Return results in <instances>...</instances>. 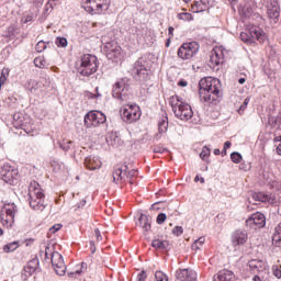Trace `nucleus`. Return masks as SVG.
Listing matches in <instances>:
<instances>
[{
	"label": "nucleus",
	"instance_id": "7",
	"mask_svg": "<svg viewBox=\"0 0 281 281\" xmlns=\"http://www.w3.org/2000/svg\"><path fill=\"white\" fill-rule=\"evenodd\" d=\"M16 212H19L16 204L4 203L3 209L0 213L1 225H3V227H7V229H10V227L14 225V218L16 216Z\"/></svg>",
	"mask_w": 281,
	"mask_h": 281
},
{
	"label": "nucleus",
	"instance_id": "14",
	"mask_svg": "<svg viewBox=\"0 0 281 281\" xmlns=\"http://www.w3.org/2000/svg\"><path fill=\"white\" fill-rule=\"evenodd\" d=\"M225 54H227V50H225L223 46H216L213 48L210 53V67L214 69V67H217V65H223V60H225Z\"/></svg>",
	"mask_w": 281,
	"mask_h": 281
},
{
	"label": "nucleus",
	"instance_id": "6",
	"mask_svg": "<svg viewBox=\"0 0 281 281\" xmlns=\"http://www.w3.org/2000/svg\"><path fill=\"white\" fill-rule=\"evenodd\" d=\"M239 38L243 43H246V45H254L256 41L261 44L265 43L267 41V35L259 26H250L249 32H241Z\"/></svg>",
	"mask_w": 281,
	"mask_h": 281
},
{
	"label": "nucleus",
	"instance_id": "60",
	"mask_svg": "<svg viewBox=\"0 0 281 281\" xmlns=\"http://www.w3.org/2000/svg\"><path fill=\"white\" fill-rule=\"evenodd\" d=\"M254 281H262V279L259 276H255Z\"/></svg>",
	"mask_w": 281,
	"mask_h": 281
},
{
	"label": "nucleus",
	"instance_id": "4",
	"mask_svg": "<svg viewBox=\"0 0 281 281\" xmlns=\"http://www.w3.org/2000/svg\"><path fill=\"white\" fill-rule=\"evenodd\" d=\"M170 105L172 108V111L178 117V120H182L183 122H188V120H192V115H194V112L192 111V106L188 104L179 95H172L170 98Z\"/></svg>",
	"mask_w": 281,
	"mask_h": 281
},
{
	"label": "nucleus",
	"instance_id": "63",
	"mask_svg": "<svg viewBox=\"0 0 281 281\" xmlns=\"http://www.w3.org/2000/svg\"><path fill=\"white\" fill-rule=\"evenodd\" d=\"M182 1H184V3H190V0H182Z\"/></svg>",
	"mask_w": 281,
	"mask_h": 281
},
{
	"label": "nucleus",
	"instance_id": "61",
	"mask_svg": "<svg viewBox=\"0 0 281 281\" xmlns=\"http://www.w3.org/2000/svg\"><path fill=\"white\" fill-rule=\"evenodd\" d=\"M172 37H169L168 40H167V42H166V47H170V40H171Z\"/></svg>",
	"mask_w": 281,
	"mask_h": 281
},
{
	"label": "nucleus",
	"instance_id": "62",
	"mask_svg": "<svg viewBox=\"0 0 281 281\" xmlns=\"http://www.w3.org/2000/svg\"><path fill=\"white\" fill-rule=\"evenodd\" d=\"M0 236H3V229L0 228Z\"/></svg>",
	"mask_w": 281,
	"mask_h": 281
},
{
	"label": "nucleus",
	"instance_id": "51",
	"mask_svg": "<svg viewBox=\"0 0 281 281\" xmlns=\"http://www.w3.org/2000/svg\"><path fill=\"white\" fill-rule=\"evenodd\" d=\"M94 236H95L98 243H100V240H102V234L100 233V229H98V228L94 229Z\"/></svg>",
	"mask_w": 281,
	"mask_h": 281
},
{
	"label": "nucleus",
	"instance_id": "39",
	"mask_svg": "<svg viewBox=\"0 0 281 281\" xmlns=\"http://www.w3.org/2000/svg\"><path fill=\"white\" fill-rule=\"evenodd\" d=\"M156 281H168V276L162 271H156L155 273Z\"/></svg>",
	"mask_w": 281,
	"mask_h": 281
},
{
	"label": "nucleus",
	"instance_id": "29",
	"mask_svg": "<svg viewBox=\"0 0 281 281\" xmlns=\"http://www.w3.org/2000/svg\"><path fill=\"white\" fill-rule=\"evenodd\" d=\"M36 269H38V260L36 259L29 261L26 267H24V271L29 273V276H32V273H35Z\"/></svg>",
	"mask_w": 281,
	"mask_h": 281
},
{
	"label": "nucleus",
	"instance_id": "49",
	"mask_svg": "<svg viewBox=\"0 0 281 281\" xmlns=\"http://www.w3.org/2000/svg\"><path fill=\"white\" fill-rule=\"evenodd\" d=\"M135 175H137V170L132 169L128 172L125 170V177H127V179H133V177H135Z\"/></svg>",
	"mask_w": 281,
	"mask_h": 281
},
{
	"label": "nucleus",
	"instance_id": "16",
	"mask_svg": "<svg viewBox=\"0 0 281 281\" xmlns=\"http://www.w3.org/2000/svg\"><path fill=\"white\" fill-rule=\"evenodd\" d=\"M246 225L255 229H260L267 225V217H265V214L257 212L246 221Z\"/></svg>",
	"mask_w": 281,
	"mask_h": 281
},
{
	"label": "nucleus",
	"instance_id": "13",
	"mask_svg": "<svg viewBox=\"0 0 281 281\" xmlns=\"http://www.w3.org/2000/svg\"><path fill=\"white\" fill-rule=\"evenodd\" d=\"M0 177L4 183L14 186L16 178L19 177V170L14 169V167L10 165H3L0 171Z\"/></svg>",
	"mask_w": 281,
	"mask_h": 281
},
{
	"label": "nucleus",
	"instance_id": "48",
	"mask_svg": "<svg viewBox=\"0 0 281 281\" xmlns=\"http://www.w3.org/2000/svg\"><path fill=\"white\" fill-rule=\"evenodd\" d=\"M228 148H232V142H229V140L224 143V149L222 150V155H227Z\"/></svg>",
	"mask_w": 281,
	"mask_h": 281
},
{
	"label": "nucleus",
	"instance_id": "38",
	"mask_svg": "<svg viewBox=\"0 0 281 281\" xmlns=\"http://www.w3.org/2000/svg\"><path fill=\"white\" fill-rule=\"evenodd\" d=\"M231 159L233 164H240V161H243V156L239 153H233Z\"/></svg>",
	"mask_w": 281,
	"mask_h": 281
},
{
	"label": "nucleus",
	"instance_id": "8",
	"mask_svg": "<svg viewBox=\"0 0 281 281\" xmlns=\"http://www.w3.org/2000/svg\"><path fill=\"white\" fill-rule=\"evenodd\" d=\"M199 49L201 45L198 42H187L178 48L177 56L181 60H192L199 54Z\"/></svg>",
	"mask_w": 281,
	"mask_h": 281
},
{
	"label": "nucleus",
	"instance_id": "20",
	"mask_svg": "<svg viewBox=\"0 0 281 281\" xmlns=\"http://www.w3.org/2000/svg\"><path fill=\"white\" fill-rule=\"evenodd\" d=\"M248 238L247 231H236L232 236L233 247L245 245Z\"/></svg>",
	"mask_w": 281,
	"mask_h": 281
},
{
	"label": "nucleus",
	"instance_id": "19",
	"mask_svg": "<svg viewBox=\"0 0 281 281\" xmlns=\"http://www.w3.org/2000/svg\"><path fill=\"white\" fill-rule=\"evenodd\" d=\"M126 170H128V166L126 165H116L114 167V170L112 173L114 183H120V181L126 178V173H125Z\"/></svg>",
	"mask_w": 281,
	"mask_h": 281
},
{
	"label": "nucleus",
	"instance_id": "26",
	"mask_svg": "<svg viewBox=\"0 0 281 281\" xmlns=\"http://www.w3.org/2000/svg\"><path fill=\"white\" fill-rule=\"evenodd\" d=\"M235 278L234 272L232 270H221L215 277L214 281H233Z\"/></svg>",
	"mask_w": 281,
	"mask_h": 281
},
{
	"label": "nucleus",
	"instance_id": "22",
	"mask_svg": "<svg viewBox=\"0 0 281 281\" xmlns=\"http://www.w3.org/2000/svg\"><path fill=\"white\" fill-rule=\"evenodd\" d=\"M252 199L254 201H259L260 203H276V196L265 192H255L252 194Z\"/></svg>",
	"mask_w": 281,
	"mask_h": 281
},
{
	"label": "nucleus",
	"instance_id": "12",
	"mask_svg": "<svg viewBox=\"0 0 281 281\" xmlns=\"http://www.w3.org/2000/svg\"><path fill=\"white\" fill-rule=\"evenodd\" d=\"M105 55L109 60H113L114 63H120L124 58L122 46L117 42H110L105 45Z\"/></svg>",
	"mask_w": 281,
	"mask_h": 281
},
{
	"label": "nucleus",
	"instance_id": "50",
	"mask_svg": "<svg viewBox=\"0 0 281 281\" xmlns=\"http://www.w3.org/2000/svg\"><path fill=\"white\" fill-rule=\"evenodd\" d=\"M274 142H280V144L277 146V154L281 156V135L276 136Z\"/></svg>",
	"mask_w": 281,
	"mask_h": 281
},
{
	"label": "nucleus",
	"instance_id": "64",
	"mask_svg": "<svg viewBox=\"0 0 281 281\" xmlns=\"http://www.w3.org/2000/svg\"><path fill=\"white\" fill-rule=\"evenodd\" d=\"M271 0H265V3H269Z\"/></svg>",
	"mask_w": 281,
	"mask_h": 281
},
{
	"label": "nucleus",
	"instance_id": "55",
	"mask_svg": "<svg viewBox=\"0 0 281 281\" xmlns=\"http://www.w3.org/2000/svg\"><path fill=\"white\" fill-rule=\"evenodd\" d=\"M138 281H146V272L143 271L138 274Z\"/></svg>",
	"mask_w": 281,
	"mask_h": 281
},
{
	"label": "nucleus",
	"instance_id": "9",
	"mask_svg": "<svg viewBox=\"0 0 281 281\" xmlns=\"http://www.w3.org/2000/svg\"><path fill=\"white\" fill-rule=\"evenodd\" d=\"M121 117L126 124H133L142 117V110L137 104H125L121 108Z\"/></svg>",
	"mask_w": 281,
	"mask_h": 281
},
{
	"label": "nucleus",
	"instance_id": "33",
	"mask_svg": "<svg viewBox=\"0 0 281 281\" xmlns=\"http://www.w3.org/2000/svg\"><path fill=\"white\" fill-rule=\"evenodd\" d=\"M10 77V68H3L0 76V86L5 85V80Z\"/></svg>",
	"mask_w": 281,
	"mask_h": 281
},
{
	"label": "nucleus",
	"instance_id": "46",
	"mask_svg": "<svg viewBox=\"0 0 281 281\" xmlns=\"http://www.w3.org/2000/svg\"><path fill=\"white\" fill-rule=\"evenodd\" d=\"M63 229V224H55L49 228L50 234H56V232H60Z\"/></svg>",
	"mask_w": 281,
	"mask_h": 281
},
{
	"label": "nucleus",
	"instance_id": "58",
	"mask_svg": "<svg viewBox=\"0 0 281 281\" xmlns=\"http://www.w3.org/2000/svg\"><path fill=\"white\" fill-rule=\"evenodd\" d=\"M238 82H239V85H245L246 79H245V78H240V79L238 80Z\"/></svg>",
	"mask_w": 281,
	"mask_h": 281
},
{
	"label": "nucleus",
	"instance_id": "41",
	"mask_svg": "<svg viewBox=\"0 0 281 281\" xmlns=\"http://www.w3.org/2000/svg\"><path fill=\"white\" fill-rule=\"evenodd\" d=\"M36 52L41 53V52H45V49H47V44L43 41H40L36 46H35Z\"/></svg>",
	"mask_w": 281,
	"mask_h": 281
},
{
	"label": "nucleus",
	"instance_id": "5",
	"mask_svg": "<svg viewBox=\"0 0 281 281\" xmlns=\"http://www.w3.org/2000/svg\"><path fill=\"white\" fill-rule=\"evenodd\" d=\"M81 5L89 14H104L111 8V0H82Z\"/></svg>",
	"mask_w": 281,
	"mask_h": 281
},
{
	"label": "nucleus",
	"instance_id": "34",
	"mask_svg": "<svg viewBox=\"0 0 281 281\" xmlns=\"http://www.w3.org/2000/svg\"><path fill=\"white\" fill-rule=\"evenodd\" d=\"M34 65L40 69H45V65H46L45 57H35Z\"/></svg>",
	"mask_w": 281,
	"mask_h": 281
},
{
	"label": "nucleus",
	"instance_id": "17",
	"mask_svg": "<svg viewBox=\"0 0 281 281\" xmlns=\"http://www.w3.org/2000/svg\"><path fill=\"white\" fill-rule=\"evenodd\" d=\"M14 126L15 128H21L25 133L32 132V119L30 116H19L14 115Z\"/></svg>",
	"mask_w": 281,
	"mask_h": 281
},
{
	"label": "nucleus",
	"instance_id": "35",
	"mask_svg": "<svg viewBox=\"0 0 281 281\" xmlns=\"http://www.w3.org/2000/svg\"><path fill=\"white\" fill-rule=\"evenodd\" d=\"M210 155H212V150L210 149V147L204 146L202 148V151L200 153V157L203 159V161H205V159L210 158Z\"/></svg>",
	"mask_w": 281,
	"mask_h": 281
},
{
	"label": "nucleus",
	"instance_id": "47",
	"mask_svg": "<svg viewBox=\"0 0 281 281\" xmlns=\"http://www.w3.org/2000/svg\"><path fill=\"white\" fill-rule=\"evenodd\" d=\"M172 234H175V236H181V234H183V227H181V226H176V227L172 229Z\"/></svg>",
	"mask_w": 281,
	"mask_h": 281
},
{
	"label": "nucleus",
	"instance_id": "25",
	"mask_svg": "<svg viewBox=\"0 0 281 281\" xmlns=\"http://www.w3.org/2000/svg\"><path fill=\"white\" fill-rule=\"evenodd\" d=\"M210 8V0H200L191 5V12L198 14L199 12H205Z\"/></svg>",
	"mask_w": 281,
	"mask_h": 281
},
{
	"label": "nucleus",
	"instance_id": "36",
	"mask_svg": "<svg viewBox=\"0 0 281 281\" xmlns=\"http://www.w3.org/2000/svg\"><path fill=\"white\" fill-rule=\"evenodd\" d=\"M178 19L180 21H194V16H192V13H188V12L179 13Z\"/></svg>",
	"mask_w": 281,
	"mask_h": 281
},
{
	"label": "nucleus",
	"instance_id": "45",
	"mask_svg": "<svg viewBox=\"0 0 281 281\" xmlns=\"http://www.w3.org/2000/svg\"><path fill=\"white\" fill-rule=\"evenodd\" d=\"M272 271H273V276L276 278H278V280H280L281 279V266L280 267L273 266Z\"/></svg>",
	"mask_w": 281,
	"mask_h": 281
},
{
	"label": "nucleus",
	"instance_id": "57",
	"mask_svg": "<svg viewBox=\"0 0 281 281\" xmlns=\"http://www.w3.org/2000/svg\"><path fill=\"white\" fill-rule=\"evenodd\" d=\"M194 181H195V183H198V181H201V183H205V179L200 178L199 176H195Z\"/></svg>",
	"mask_w": 281,
	"mask_h": 281
},
{
	"label": "nucleus",
	"instance_id": "31",
	"mask_svg": "<svg viewBox=\"0 0 281 281\" xmlns=\"http://www.w3.org/2000/svg\"><path fill=\"white\" fill-rule=\"evenodd\" d=\"M83 95L87 100H98V98H102V93H100V88H95V93L90 91H85Z\"/></svg>",
	"mask_w": 281,
	"mask_h": 281
},
{
	"label": "nucleus",
	"instance_id": "11",
	"mask_svg": "<svg viewBox=\"0 0 281 281\" xmlns=\"http://www.w3.org/2000/svg\"><path fill=\"white\" fill-rule=\"evenodd\" d=\"M106 122V115L100 111H90L85 115V126L87 128L98 127L100 124H104Z\"/></svg>",
	"mask_w": 281,
	"mask_h": 281
},
{
	"label": "nucleus",
	"instance_id": "43",
	"mask_svg": "<svg viewBox=\"0 0 281 281\" xmlns=\"http://www.w3.org/2000/svg\"><path fill=\"white\" fill-rule=\"evenodd\" d=\"M166 218H168V216H166L165 213H160V214H158V216L156 218V223L158 225H164V223H166Z\"/></svg>",
	"mask_w": 281,
	"mask_h": 281
},
{
	"label": "nucleus",
	"instance_id": "1",
	"mask_svg": "<svg viewBox=\"0 0 281 281\" xmlns=\"http://www.w3.org/2000/svg\"><path fill=\"white\" fill-rule=\"evenodd\" d=\"M199 95L201 102L216 104L221 100V81L216 78L205 77L199 82Z\"/></svg>",
	"mask_w": 281,
	"mask_h": 281
},
{
	"label": "nucleus",
	"instance_id": "23",
	"mask_svg": "<svg viewBox=\"0 0 281 281\" xmlns=\"http://www.w3.org/2000/svg\"><path fill=\"white\" fill-rule=\"evenodd\" d=\"M267 14L269 19L274 21V23L278 19H280V5H278L277 1L270 2V5H268Z\"/></svg>",
	"mask_w": 281,
	"mask_h": 281
},
{
	"label": "nucleus",
	"instance_id": "24",
	"mask_svg": "<svg viewBox=\"0 0 281 281\" xmlns=\"http://www.w3.org/2000/svg\"><path fill=\"white\" fill-rule=\"evenodd\" d=\"M249 269L254 271V273H260L262 271H267V262L259 260V259H252L248 262Z\"/></svg>",
	"mask_w": 281,
	"mask_h": 281
},
{
	"label": "nucleus",
	"instance_id": "44",
	"mask_svg": "<svg viewBox=\"0 0 281 281\" xmlns=\"http://www.w3.org/2000/svg\"><path fill=\"white\" fill-rule=\"evenodd\" d=\"M74 144V142L71 140H63V143L60 144V148H63V150H65L67 153V150H69V148H71V145Z\"/></svg>",
	"mask_w": 281,
	"mask_h": 281
},
{
	"label": "nucleus",
	"instance_id": "52",
	"mask_svg": "<svg viewBox=\"0 0 281 281\" xmlns=\"http://www.w3.org/2000/svg\"><path fill=\"white\" fill-rule=\"evenodd\" d=\"M154 153H158V154L166 153V148L156 146L154 147Z\"/></svg>",
	"mask_w": 281,
	"mask_h": 281
},
{
	"label": "nucleus",
	"instance_id": "59",
	"mask_svg": "<svg viewBox=\"0 0 281 281\" xmlns=\"http://www.w3.org/2000/svg\"><path fill=\"white\" fill-rule=\"evenodd\" d=\"M214 155H221V149H218V148H216V149H214Z\"/></svg>",
	"mask_w": 281,
	"mask_h": 281
},
{
	"label": "nucleus",
	"instance_id": "37",
	"mask_svg": "<svg viewBox=\"0 0 281 281\" xmlns=\"http://www.w3.org/2000/svg\"><path fill=\"white\" fill-rule=\"evenodd\" d=\"M55 45H57V47H67L68 42L65 37H57L55 41Z\"/></svg>",
	"mask_w": 281,
	"mask_h": 281
},
{
	"label": "nucleus",
	"instance_id": "2",
	"mask_svg": "<svg viewBox=\"0 0 281 281\" xmlns=\"http://www.w3.org/2000/svg\"><path fill=\"white\" fill-rule=\"evenodd\" d=\"M99 67L100 61L98 60V56L93 54H83L75 63V69L78 76L82 78H90V76H93L98 71Z\"/></svg>",
	"mask_w": 281,
	"mask_h": 281
},
{
	"label": "nucleus",
	"instance_id": "30",
	"mask_svg": "<svg viewBox=\"0 0 281 281\" xmlns=\"http://www.w3.org/2000/svg\"><path fill=\"white\" fill-rule=\"evenodd\" d=\"M168 240H161V239H154L151 241V246L154 249H168Z\"/></svg>",
	"mask_w": 281,
	"mask_h": 281
},
{
	"label": "nucleus",
	"instance_id": "28",
	"mask_svg": "<svg viewBox=\"0 0 281 281\" xmlns=\"http://www.w3.org/2000/svg\"><path fill=\"white\" fill-rule=\"evenodd\" d=\"M139 227L144 229V232H150V223L151 220L148 215L142 214L138 218Z\"/></svg>",
	"mask_w": 281,
	"mask_h": 281
},
{
	"label": "nucleus",
	"instance_id": "10",
	"mask_svg": "<svg viewBox=\"0 0 281 281\" xmlns=\"http://www.w3.org/2000/svg\"><path fill=\"white\" fill-rule=\"evenodd\" d=\"M130 89L131 86L128 85V80L120 79L113 86L112 95L113 98H116V100H121L122 102H128Z\"/></svg>",
	"mask_w": 281,
	"mask_h": 281
},
{
	"label": "nucleus",
	"instance_id": "54",
	"mask_svg": "<svg viewBox=\"0 0 281 281\" xmlns=\"http://www.w3.org/2000/svg\"><path fill=\"white\" fill-rule=\"evenodd\" d=\"M168 32H169V38H172L175 36V27L169 26Z\"/></svg>",
	"mask_w": 281,
	"mask_h": 281
},
{
	"label": "nucleus",
	"instance_id": "42",
	"mask_svg": "<svg viewBox=\"0 0 281 281\" xmlns=\"http://www.w3.org/2000/svg\"><path fill=\"white\" fill-rule=\"evenodd\" d=\"M249 97H247L244 101V103L240 105V108L238 109V113L239 115H243V113H245V109H247V105L249 104Z\"/></svg>",
	"mask_w": 281,
	"mask_h": 281
},
{
	"label": "nucleus",
	"instance_id": "18",
	"mask_svg": "<svg viewBox=\"0 0 281 281\" xmlns=\"http://www.w3.org/2000/svg\"><path fill=\"white\" fill-rule=\"evenodd\" d=\"M176 278L179 281H196V272L190 269H178Z\"/></svg>",
	"mask_w": 281,
	"mask_h": 281
},
{
	"label": "nucleus",
	"instance_id": "32",
	"mask_svg": "<svg viewBox=\"0 0 281 281\" xmlns=\"http://www.w3.org/2000/svg\"><path fill=\"white\" fill-rule=\"evenodd\" d=\"M20 245L19 241H12L3 246V252L10 254L12 251H16L19 249Z\"/></svg>",
	"mask_w": 281,
	"mask_h": 281
},
{
	"label": "nucleus",
	"instance_id": "15",
	"mask_svg": "<svg viewBox=\"0 0 281 281\" xmlns=\"http://www.w3.org/2000/svg\"><path fill=\"white\" fill-rule=\"evenodd\" d=\"M50 260L53 269L57 273V276H65L67 271V265H65V259H63V255H60V252L58 251H55L52 254Z\"/></svg>",
	"mask_w": 281,
	"mask_h": 281
},
{
	"label": "nucleus",
	"instance_id": "56",
	"mask_svg": "<svg viewBox=\"0 0 281 281\" xmlns=\"http://www.w3.org/2000/svg\"><path fill=\"white\" fill-rule=\"evenodd\" d=\"M178 87H188V81H186V80H180L179 82H178Z\"/></svg>",
	"mask_w": 281,
	"mask_h": 281
},
{
	"label": "nucleus",
	"instance_id": "3",
	"mask_svg": "<svg viewBox=\"0 0 281 281\" xmlns=\"http://www.w3.org/2000/svg\"><path fill=\"white\" fill-rule=\"evenodd\" d=\"M29 204L35 212H43L45 210V193L41 184L33 180L29 186Z\"/></svg>",
	"mask_w": 281,
	"mask_h": 281
},
{
	"label": "nucleus",
	"instance_id": "40",
	"mask_svg": "<svg viewBox=\"0 0 281 281\" xmlns=\"http://www.w3.org/2000/svg\"><path fill=\"white\" fill-rule=\"evenodd\" d=\"M204 243H205V237H200L192 245V249H200V247H202Z\"/></svg>",
	"mask_w": 281,
	"mask_h": 281
},
{
	"label": "nucleus",
	"instance_id": "53",
	"mask_svg": "<svg viewBox=\"0 0 281 281\" xmlns=\"http://www.w3.org/2000/svg\"><path fill=\"white\" fill-rule=\"evenodd\" d=\"M271 188H274L276 190H281V183L279 181H272Z\"/></svg>",
	"mask_w": 281,
	"mask_h": 281
},
{
	"label": "nucleus",
	"instance_id": "27",
	"mask_svg": "<svg viewBox=\"0 0 281 281\" xmlns=\"http://www.w3.org/2000/svg\"><path fill=\"white\" fill-rule=\"evenodd\" d=\"M168 132V117L162 119L158 122V134L156 135L157 139H161V135Z\"/></svg>",
	"mask_w": 281,
	"mask_h": 281
},
{
	"label": "nucleus",
	"instance_id": "21",
	"mask_svg": "<svg viewBox=\"0 0 281 281\" xmlns=\"http://www.w3.org/2000/svg\"><path fill=\"white\" fill-rule=\"evenodd\" d=\"M85 166L88 170H99L102 168V160L95 156H88L85 159Z\"/></svg>",
	"mask_w": 281,
	"mask_h": 281
}]
</instances>
